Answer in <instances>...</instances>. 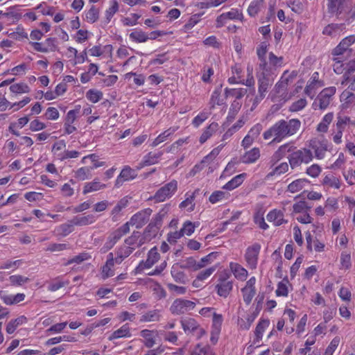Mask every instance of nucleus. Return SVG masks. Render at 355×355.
<instances>
[{
  "label": "nucleus",
  "instance_id": "50",
  "mask_svg": "<svg viewBox=\"0 0 355 355\" xmlns=\"http://www.w3.org/2000/svg\"><path fill=\"white\" fill-rule=\"evenodd\" d=\"M155 163V153H149L147 155L144 157V159L137 166V169L139 170L145 166L153 165Z\"/></svg>",
  "mask_w": 355,
  "mask_h": 355
},
{
  "label": "nucleus",
  "instance_id": "38",
  "mask_svg": "<svg viewBox=\"0 0 355 355\" xmlns=\"http://www.w3.org/2000/svg\"><path fill=\"white\" fill-rule=\"evenodd\" d=\"M348 84L347 89L349 91H355V73H349V72L344 73L340 85L344 87Z\"/></svg>",
  "mask_w": 355,
  "mask_h": 355
},
{
  "label": "nucleus",
  "instance_id": "20",
  "mask_svg": "<svg viewBox=\"0 0 355 355\" xmlns=\"http://www.w3.org/2000/svg\"><path fill=\"white\" fill-rule=\"evenodd\" d=\"M295 148V147L290 146L289 144H285L280 146L272 156L271 162L276 163L284 157L287 153L292 152Z\"/></svg>",
  "mask_w": 355,
  "mask_h": 355
},
{
  "label": "nucleus",
  "instance_id": "51",
  "mask_svg": "<svg viewBox=\"0 0 355 355\" xmlns=\"http://www.w3.org/2000/svg\"><path fill=\"white\" fill-rule=\"evenodd\" d=\"M73 225L74 224H72L70 220L67 223L60 225L59 227H57L56 231L58 232L59 235L66 236L73 230Z\"/></svg>",
  "mask_w": 355,
  "mask_h": 355
},
{
  "label": "nucleus",
  "instance_id": "30",
  "mask_svg": "<svg viewBox=\"0 0 355 355\" xmlns=\"http://www.w3.org/2000/svg\"><path fill=\"white\" fill-rule=\"evenodd\" d=\"M130 232V227L127 224L123 225L121 227L114 231L108 236V239L115 245V243L125 234Z\"/></svg>",
  "mask_w": 355,
  "mask_h": 355
},
{
  "label": "nucleus",
  "instance_id": "47",
  "mask_svg": "<svg viewBox=\"0 0 355 355\" xmlns=\"http://www.w3.org/2000/svg\"><path fill=\"white\" fill-rule=\"evenodd\" d=\"M229 194L222 191H216L213 192L209 198L211 203L215 204L220 200L227 199Z\"/></svg>",
  "mask_w": 355,
  "mask_h": 355
},
{
  "label": "nucleus",
  "instance_id": "28",
  "mask_svg": "<svg viewBox=\"0 0 355 355\" xmlns=\"http://www.w3.org/2000/svg\"><path fill=\"white\" fill-rule=\"evenodd\" d=\"M267 219L270 222H273L276 226H279L287 221L284 218V213L280 210L273 209L267 215Z\"/></svg>",
  "mask_w": 355,
  "mask_h": 355
},
{
  "label": "nucleus",
  "instance_id": "2",
  "mask_svg": "<svg viewBox=\"0 0 355 355\" xmlns=\"http://www.w3.org/2000/svg\"><path fill=\"white\" fill-rule=\"evenodd\" d=\"M288 158L291 168H295L303 163L309 164L313 160V156L310 149L303 148L293 151Z\"/></svg>",
  "mask_w": 355,
  "mask_h": 355
},
{
  "label": "nucleus",
  "instance_id": "53",
  "mask_svg": "<svg viewBox=\"0 0 355 355\" xmlns=\"http://www.w3.org/2000/svg\"><path fill=\"white\" fill-rule=\"evenodd\" d=\"M87 98L92 103H96L103 98V93L96 89H89L86 93Z\"/></svg>",
  "mask_w": 355,
  "mask_h": 355
},
{
  "label": "nucleus",
  "instance_id": "23",
  "mask_svg": "<svg viewBox=\"0 0 355 355\" xmlns=\"http://www.w3.org/2000/svg\"><path fill=\"white\" fill-rule=\"evenodd\" d=\"M115 260L114 259V255L112 252H110L107 255V260L105 264L102 268V277L103 279L112 277L114 275V271L112 268L114 266Z\"/></svg>",
  "mask_w": 355,
  "mask_h": 355
},
{
  "label": "nucleus",
  "instance_id": "39",
  "mask_svg": "<svg viewBox=\"0 0 355 355\" xmlns=\"http://www.w3.org/2000/svg\"><path fill=\"white\" fill-rule=\"evenodd\" d=\"M94 222V217L92 215H88L81 217H74L71 220V223L74 225L84 226L92 224Z\"/></svg>",
  "mask_w": 355,
  "mask_h": 355
},
{
  "label": "nucleus",
  "instance_id": "62",
  "mask_svg": "<svg viewBox=\"0 0 355 355\" xmlns=\"http://www.w3.org/2000/svg\"><path fill=\"white\" fill-rule=\"evenodd\" d=\"M155 236V224L150 223L145 229L144 232V239L150 241Z\"/></svg>",
  "mask_w": 355,
  "mask_h": 355
},
{
  "label": "nucleus",
  "instance_id": "19",
  "mask_svg": "<svg viewBox=\"0 0 355 355\" xmlns=\"http://www.w3.org/2000/svg\"><path fill=\"white\" fill-rule=\"evenodd\" d=\"M155 263V247L153 248L148 252V256L145 262H141L136 268L137 273L144 272L146 269H149Z\"/></svg>",
  "mask_w": 355,
  "mask_h": 355
},
{
  "label": "nucleus",
  "instance_id": "32",
  "mask_svg": "<svg viewBox=\"0 0 355 355\" xmlns=\"http://www.w3.org/2000/svg\"><path fill=\"white\" fill-rule=\"evenodd\" d=\"M309 183L306 179H297L291 182L287 187V191L294 193L301 191Z\"/></svg>",
  "mask_w": 355,
  "mask_h": 355
},
{
  "label": "nucleus",
  "instance_id": "35",
  "mask_svg": "<svg viewBox=\"0 0 355 355\" xmlns=\"http://www.w3.org/2000/svg\"><path fill=\"white\" fill-rule=\"evenodd\" d=\"M144 243V241H142V239L140 238L139 232H134L130 236L125 240V243L128 246L134 248V250L141 246Z\"/></svg>",
  "mask_w": 355,
  "mask_h": 355
},
{
  "label": "nucleus",
  "instance_id": "45",
  "mask_svg": "<svg viewBox=\"0 0 355 355\" xmlns=\"http://www.w3.org/2000/svg\"><path fill=\"white\" fill-rule=\"evenodd\" d=\"M10 90L17 94L28 93L31 91L30 87L27 84L24 83H17L12 85L10 87Z\"/></svg>",
  "mask_w": 355,
  "mask_h": 355
},
{
  "label": "nucleus",
  "instance_id": "55",
  "mask_svg": "<svg viewBox=\"0 0 355 355\" xmlns=\"http://www.w3.org/2000/svg\"><path fill=\"white\" fill-rule=\"evenodd\" d=\"M85 17L88 22L93 24L96 22L98 19L99 10L95 6H93L87 12Z\"/></svg>",
  "mask_w": 355,
  "mask_h": 355
},
{
  "label": "nucleus",
  "instance_id": "17",
  "mask_svg": "<svg viewBox=\"0 0 355 355\" xmlns=\"http://www.w3.org/2000/svg\"><path fill=\"white\" fill-rule=\"evenodd\" d=\"M137 177L135 171L128 166H125L121 171L115 182V187H119L125 181L135 179Z\"/></svg>",
  "mask_w": 355,
  "mask_h": 355
},
{
  "label": "nucleus",
  "instance_id": "48",
  "mask_svg": "<svg viewBox=\"0 0 355 355\" xmlns=\"http://www.w3.org/2000/svg\"><path fill=\"white\" fill-rule=\"evenodd\" d=\"M288 283L287 277L279 282L277 284V288L275 291L277 296L286 297L288 294L287 284Z\"/></svg>",
  "mask_w": 355,
  "mask_h": 355
},
{
  "label": "nucleus",
  "instance_id": "27",
  "mask_svg": "<svg viewBox=\"0 0 355 355\" xmlns=\"http://www.w3.org/2000/svg\"><path fill=\"white\" fill-rule=\"evenodd\" d=\"M350 123H352L349 116L339 113L336 116V121L333 125V129L343 132L346 126ZM353 124H354V123H353Z\"/></svg>",
  "mask_w": 355,
  "mask_h": 355
},
{
  "label": "nucleus",
  "instance_id": "11",
  "mask_svg": "<svg viewBox=\"0 0 355 355\" xmlns=\"http://www.w3.org/2000/svg\"><path fill=\"white\" fill-rule=\"evenodd\" d=\"M178 182L172 180L157 191V202H163L166 198H171L176 191Z\"/></svg>",
  "mask_w": 355,
  "mask_h": 355
},
{
  "label": "nucleus",
  "instance_id": "49",
  "mask_svg": "<svg viewBox=\"0 0 355 355\" xmlns=\"http://www.w3.org/2000/svg\"><path fill=\"white\" fill-rule=\"evenodd\" d=\"M216 268L217 267L216 266H211L199 272L196 277V279L193 281V285H195L196 282H198V281H203L207 279L216 270Z\"/></svg>",
  "mask_w": 355,
  "mask_h": 355
},
{
  "label": "nucleus",
  "instance_id": "3",
  "mask_svg": "<svg viewBox=\"0 0 355 355\" xmlns=\"http://www.w3.org/2000/svg\"><path fill=\"white\" fill-rule=\"evenodd\" d=\"M336 89L335 87H329L323 89L317 96L312 104V108L316 110H325L328 107L335 94Z\"/></svg>",
  "mask_w": 355,
  "mask_h": 355
},
{
  "label": "nucleus",
  "instance_id": "64",
  "mask_svg": "<svg viewBox=\"0 0 355 355\" xmlns=\"http://www.w3.org/2000/svg\"><path fill=\"white\" fill-rule=\"evenodd\" d=\"M241 293L243 294V301L247 305H249L254 295H256V291L246 289L244 288H241Z\"/></svg>",
  "mask_w": 355,
  "mask_h": 355
},
{
  "label": "nucleus",
  "instance_id": "59",
  "mask_svg": "<svg viewBox=\"0 0 355 355\" xmlns=\"http://www.w3.org/2000/svg\"><path fill=\"white\" fill-rule=\"evenodd\" d=\"M69 284V282L61 281L58 279H53L48 287L49 291L54 292Z\"/></svg>",
  "mask_w": 355,
  "mask_h": 355
},
{
  "label": "nucleus",
  "instance_id": "63",
  "mask_svg": "<svg viewBox=\"0 0 355 355\" xmlns=\"http://www.w3.org/2000/svg\"><path fill=\"white\" fill-rule=\"evenodd\" d=\"M306 104L307 101L305 98H300L292 103V105L290 107V111L298 112L300 110H302L303 108L306 107Z\"/></svg>",
  "mask_w": 355,
  "mask_h": 355
},
{
  "label": "nucleus",
  "instance_id": "1",
  "mask_svg": "<svg viewBox=\"0 0 355 355\" xmlns=\"http://www.w3.org/2000/svg\"><path fill=\"white\" fill-rule=\"evenodd\" d=\"M301 127V122L297 119L290 120L281 119L274 123L263 133L266 140L272 139L270 143H280L284 139L297 133Z\"/></svg>",
  "mask_w": 355,
  "mask_h": 355
},
{
  "label": "nucleus",
  "instance_id": "31",
  "mask_svg": "<svg viewBox=\"0 0 355 355\" xmlns=\"http://www.w3.org/2000/svg\"><path fill=\"white\" fill-rule=\"evenodd\" d=\"M334 119V113L328 112L326 114L322 121L319 123L317 126L316 130L319 132L325 133L327 132L329 125L332 122Z\"/></svg>",
  "mask_w": 355,
  "mask_h": 355
},
{
  "label": "nucleus",
  "instance_id": "6",
  "mask_svg": "<svg viewBox=\"0 0 355 355\" xmlns=\"http://www.w3.org/2000/svg\"><path fill=\"white\" fill-rule=\"evenodd\" d=\"M196 305L195 302L179 298L173 301L170 310L173 314L181 315L193 310Z\"/></svg>",
  "mask_w": 355,
  "mask_h": 355
},
{
  "label": "nucleus",
  "instance_id": "42",
  "mask_svg": "<svg viewBox=\"0 0 355 355\" xmlns=\"http://www.w3.org/2000/svg\"><path fill=\"white\" fill-rule=\"evenodd\" d=\"M322 184L334 189H339L340 187V180L334 175H326L323 178Z\"/></svg>",
  "mask_w": 355,
  "mask_h": 355
},
{
  "label": "nucleus",
  "instance_id": "33",
  "mask_svg": "<svg viewBox=\"0 0 355 355\" xmlns=\"http://www.w3.org/2000/svg\"><path fill=\"white\" fill-rule=\"evenodd\" d=\"M245 173H241L234 177L231 180L227 182L223 187V189L226 190H233L240 186L245 177Z\"/></svg>",
  "mask_w": 355,
  "mask_h": 355
},
{
  "label": "nucleus",
  "instance_id": "7",
  "mask_svg": "<svg viewBox=\"0 0 355 355\" xmlns=\"http://www.w3.org/2000/svg\"><path fill=\"white\" fill-rule=\"evenodd\" d=\"M260 250L261 245L257 243H254L246 249L245 259L250 269H255L257 268Z\"/></svg>",
  "mask_w": 355,
  "mask_h": 355
},
{
  "label": "nucleus",
  "instance_id": "61",
  "mask_svg": "<svg viewBox=\"0 0 355 355\" xmlns=\"http://www.w3.org/2000/svg\"><path fill=\"white\" fill-rule=\"evenodd\" d=\"M223 321V318L221 314H218L215 312H213L211 329L220 331Z\"/></svg>",
  "mask_w": 355,
  "mask_h": 355
},
{
  "label": "nucleus",
  "instance_id": "52",
  "mask_svg": "<svg viewBox=\"0 0 355 355\" xmlns=\"http://www.w3.org/2000/svg\"><path fill=\"white\" fill-rule=\"evenodd\" d=\"M227 19L230 20H239L242 21L243 20V15L241 11L236 8H232L229 12L224 13Z\"/></svg>",
  "mask_w": 355,
  "mask_h": 355
},
{
  "label": "nucleus",
  "instance_id": "24",
  "mask_svg": "<svg viewBox=\"0 0 355 355\" xmlns=\"http://www.w3.org/2000/svg\"><path fill=\"white\" fill-rule=\"evenodd\" d=\"M28 319L24 315H20L15 319H12L8 322L6 325V331L8 334H12L15 332L17 328L24 324H26Z\"/></svg>",
  "mask_w": 355,
  "mask_h": 355
},
{
  "label": "nucleus",
  "instance_id": "43",
  "mask_svg": "<svg viewBox=\"0 0 355 355\" xmlns=\"http://www.w3.org/2000/svg\"><path fill=\"white\" fill-rule=\"evenodd\" d=\"M270 321L268 319H262L257 324L255 329V336L257 340L259 341L262 338L263 333L266 328L269 326Z\"/></svg>",
  "mask_w": 355,
  "mask_h": 355
},
{
  "label": "nucleus",
  "instance_id": "14",
  "mask_svg": "<svg viewBox=\"0 0 355 355\" xmlns=\"http://www.w3.org/2000/svg\"><path fill=\"white\" fill-rule=\"evenodd\" d=\"M351 0H327V8L329 12L340 15L348 6Z\"/></svg>",
  "mask_w": 355,
  "mask_h": 355
},
{
  "label": "nucleus",
  "instance_id": "26",
  "mask_svg": "<svg viewBox=\"0 0 355 355\" xmlns=\"http://www.w3.org/2000/svg\"><path fill=\"white\" fill-rule=\"evenodd\" d=\"M105 187L106 184L101 183L99 179L95 178L92 182H87L85 184L83 193L87 194L88 193L104 189Z\"/></svg>",
  "mask_w": 355,
  "mask_h": 355
},
{
  "label": "nucleus",
  "instance_id": "29",
  "mask_svg": "<svg viewBox=\"0 0 355 355\" xmlns=\"http://www.w3.org/2000/svg\"><path fill=\"white\" fill-rule=\"evenodd\" d=\"M134 250V248L128 246L125 243L116 251V257L114 258L115 263L120 264L123 260L128 257Z\"/></svg>",
  "mask_w": 355,
  "mask_h": 355
},
{
  "label": "nucleus",
  "instance_id": "4",
  "mask_svg": "<svg viewBox=\"0 0 355 355\" xmlns=\"http://www.w3.org/2000/svg\"><path fill=\"white\" fill-rule=\"evenodd\" d=\"M231 274L227 271H223L218 277V283L215 286L219 296L226 298L233 289V282L229 280Z\"/></svg>",
  "mask_w": 355,
  "mask_h": 355
},
{
  "label": "nucleus",
  "instance_id": "56",
  "mask_svg": "<svg viewBox=\"0 0 355 355\" xmlns=\"http://www.w3.org/2000/svg\"><path fill=\"white\" fill-rule=\"evenodd\" d=\"M293 207V212L303 213L304 211L309 210L311 208V205H309L308 202L304 200H301L295 203Z\"/></svg>",
  "mask_w": 355,
  "mask_h": 355
},
{
  "label": "nucleus",
  "instance_id": "40",
  "mask_svg": "<svg viewBox=\"0 0 355 355\" xmlns=\"http://www.w3.org/2000/svg\"><path fill=\"white\" fill-rule=\"evenodd\" d=\"M92 168L87 166H83L75 171V178L83 181L92 177Z\"/></svg>",
  "mask_w": 355,
  "mask_h": 355
},
{
  "label": "nucleus",
  "instance_id": "34",
  "mask_svg": "<svg viewBox=\"0 0 355 355\" xmlns=\"http://www.w3.org/2000/svg\"><path fill=\"white\" fill-rule=\"evenodd\" d=\"M247 93V89L244 88L238 89H229L225 88V97L226 98L229 97L235 98L234 100L240 101Z\"/></svg>",
  "mask_w": 355,
  "mask_h": 355
},
{
  "label": "nucleus",
  "instance_id": "9",
  "mask_svg": "<svg viewBox=\"0 0 355 355\" xmlns=\"http://www.w3.org/2000/svg\"><path fill=\"white\" fill-rule=\"evenodd\" d=\"M309 148H311L315 154V157L318 159L324 157L328 149V141L326 139H319L314 138L309 141Z\"/></svg>",
  "mask_w": 355,
  "mask_h": 355
},
{
  "label": "nucleus",
  "instance_id": "60",
  "mask_svg": "<svg viewBox=\"0 0 355 355\" xmlns=\"http://www.w3.org/2000/svg\"><path fill=\"white\" fill-rule=\"evenodd\" d=\"M181 268L189 269L192 268L194 271L197 270V262L192 257L187 258L182 263L180 264Z\"/></svg>",
  "mask_w": 355,
  "mask_h": 355
},
{
  "label": "nucleus",
  "instance_id": "54",
  "mask_svg": "<svg viewBox=\"0 0 355 355\" xmlns=\"http://www.w3.org/2000/svg\"><path fill=\"white\" fill-rule=\"evenodd\" d=\"M91 258H92V257L89 253L83 252V253L79 254L78 255L73 257V258L70 259L69 260H68L67 265H70L73 263L79 264V263L83 262L84 261L90 259Z\"/></svg>",
  "mask_w": 355,
  "mask_h": 355
},
{
  "label": "nucleus",
  "instance_id": "8",
  "mask_svg": "<svg viewBox=\"0 0 355 355\" xmlns=\"http://www.w3.org/2000/svg\"><path fill=\"white\" fill-rule=\"evenodd\" d=\"M153 213V209H145L132 216L130 220L125 224L130 227V225L135 226L137 228L141 227L148 220L150 215Z\"/></svg>",
  "mask_w": 355,
  "mask_h": 355
},
{
  "label": "nucleus",
  "instance_id": "16",
  "mask_svg": "<svg viewBox=\"0 0 355 355\" xmlns=\"http://www.w3.org/2000/svg\"><path fill=\"white\" fill-rule=\"evenodd\" d=\"M258 93L266 95L268 89L272 86L274 82V77L268 72H263L259 78Z\"/></svg>",
  "mask_w": 355,
  "mask_h": 355
},
{
  "label": "nucleus",
  "instance_id": "57",
  "mask_svg": "<svg viewBox=\"0 0 355 355\" xmlns=\"http://www.w3.org/2000/svg\"><path fill=\"white\" fill-rule=\"evenodd\" d=\"M224 147V144H220L216 148H214L207 155L202 159V162H208L210 164L220 153L222 148Z\"/></svg>",
  "mask_w": 355,
  "mask_h": 355
},
{
  "label": "nucleus",
  "instance_id": "36",
  "mask_svg": "<svg viewBox=\"0 0 355 355\" xmlns=\"http://www.w3.org/2000/svg\"><path fill=\"white\" fill-rule=\"evenodd\" d=\"M218 124L216 122H213L207 126L201 136L200 137L199 141L200 144H204L211 135L217 130Z\"/></svg>",
  "mask_w": 355,
  "mask_h": 355
},
{
  "label": "nucleus",
  "instance_id": "44",
  "mask_svg": "<svg viewBox=\"0 0 355 355\" xmlns=\"http://www.w3.org/2000/svg\"><path fill=\"white\" fill-rule=\"evenodd\" d=\"M141 335L144 338V345L147 347H152L155 344V336L153 331L144 329L141 331Z\"/></svg>",
  "mask_w": 355,
  "mask_h": 355
},
{
  "label": "nucleus",
  "instance_id": "58",
  "mask_svg": "<svg viewBox=\"0 0 355 355\" xmlns=\"http://www.w3.org/2000/svg\"><path fill=\"white\" fill-rule=\"evenodd\" d=\"M9 280L12 285L21 286L22 284L28 282L29 279L20 275H11L9 277Z\"/></svg>",
  "mask_w": 355,
  "mask_h": 355
},
{
  "label": "nucleus",
  "instance_id": "10",
  "mask_svg": "<svg viewBox=\"0 0 355 355\" xmlns=\"http://www.w3.org/2000/svg\"><path fill=\"white\" fill-rule=\"evenodd\" d=\"M288 71H286L279 82L276 83L273 89L270 92L271 98L273 101H277V98L284 97L286 96L287 87L288 85V80L286 79V74Z\"/></svg>",
  "mask_w": 355,
  "mask_h": 355
},
{
  "label": "nucleus",
  "instance_id": "18",
  "mask_svg": "<svg viewBox=\"0 0 355 355\" xmlns=\"http://www.w3.org/2000/svg\"><path fill=\"white\" fill-rule=\"evenodd\" d=\"M182 269L179 263H175L171 268V274L175 282L185 284L189 282V279Z\"/></svg>",
  "mask_w": 355,
  "mask_h": 355
},
{
  "label": "nucleus",
  "instance_id": "25",
  "mask_svg": "<svg viewBox=\"0 0 355 355\" xmlns=\"http://www.w3.org/2000/svg\"><path fill=\"white\" fill-rule=\"evenodd\" d=\"M259 157V149L258 148H253L241 157V162L243 164H252L255 162Z\"/></svg>",
  "mask_w": 355,
  "mask_h": 355
},
{
  "label": "nucleus",
  "instance_id": "22",
  "mask_svg": "<svg viewBox=\"0 0 355 355\" xmlns=\"http://www.w3.org/2000/svg\"><path fill=\"white\" fill-rule=\"evenodd\" d=\"M130 38L137 42H145L148 39L154 40L155 35L153 32L148 34L142 31L135 30L130 34Z\"/></svg>",
  "mask_w": 355,
  "mask_h": 355
},
{
  "label": "nucleus",
  "instance_id": "12",
  "mask_svg": "<svg viewBox=\"0 0 355 355\" xmlns=\"http://www.w3.org/2000/svg\"><path fill=\"white\" fill-rule=\"evenodd\" d=\"M318 76V73L314 72L305 87L304 93L311 98H313L315 95L317 89L324 85L322 82L319 80Z\"/></svg>",
  "mask_w": 355,
  "mask_h": 355
},
{
  "label": "nucleus",
  "instance_id": "15",
  "mask_svg": "<svg viewBox=\"0 0 355 355\" xmlns=\"http://www.w3.org/2000/svg\"><path fill=\"white\" fill-rule=\"evenodd\" d=\"M355 42V35H352L342 40L339 44L333 50L334 55H342L344 53L351 51L349 46Z\"/></svg>",
  "mask_w": 355,
  "mask_h": 355
},
{
  "label": "nucleus",
  "instance_id": "5",
  "mask_svg": "<svg viewBox=\"0 0 355 355\" xmlns=\"http://www.w3.org/2000/svg\"><path fill=\"white\" fill-rule=\"evenodd\" d=\"M182 327L186 334H193L197 339L205 335V330L192 318H186L181 320Z\"/></svg>",
  "mask_w": 355,
  "mask_h": 355
},
{
  "label": "nucleus",
  "instance_id": "13",
  "mask_svg": "<svg viewBox=\"0 0 355 355\" xmlns=\"http://www.w3.org/2000/svg\"><path fill=\"white\" fill-rule=\"evenodd\" d=\"M55 40L52 37L46 39L44 42H30L33 49L41 53H49L55 50Z\"/></svg>",
  "mask_w": 355,
  "mask_h": 355
},
{
  "label": "nucleus",
  "instance_id": "21",
  "mask_svg": "<svg viewBox=\"0 0 355 355\" xmlns=\"http://www.w3.org/2000/svg\"><path fill=\"white\" fill-rule=\"evenodd\" d=\"M230 268L234 277L240 280L245 281L248 277V271L240 264L234 262H230Z\"/></svg>",
  "mask_w": 355,
  "mask_h": 355
},
{
  "label": "nucleus",
  "instance_id": "46",
  "mask_svg": "<svg viewBox=\"0 0 355 355\" xmlns=\"http://www.w3.org/2000/svg\"><path fill=\"white\" fill-rule=\"evenodd\" d=\"M87 159H89L93 163V166L91 167L92 169L103 166L105 164V162L98 161V156L96 154H91L83 157L81 160L82 164H85Z\"/></svg>",
  "mask_w": 355,
  "mask_h": 355
},
{
  "label": "nucleus",
  "instance_id": "41",
  "mask_svg": "<svg viewBox=\"0 0 355 355\" xmlns=\"http://www.w3.org/2000/svg\"><path fill=\"white\" fill-rule=\"evenodd\" d=\"M130 329L127 324L123 325L120 329L114 331L110 336L109 340L118 339L123 337H130Z\"/></svg>",
  "mask_w": 355,
  "mask_h": 355
},
{
  "label": "nucleus",
  "instance_id": "37",
  "mask_svg": "<svg viewBox=\"0 0 355 355\" xmlns=\"http://www.w3.org/2000/svg\"><path fill=\"white\" fill-rule=\"evenodd\" d=\"M264 0H254L248 8V14L250 17H255L263 7Z\"/></svg>",
  "mask_w": 355,
  "mask_h": 355
}]
</instances>
